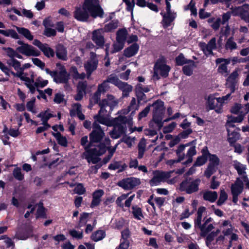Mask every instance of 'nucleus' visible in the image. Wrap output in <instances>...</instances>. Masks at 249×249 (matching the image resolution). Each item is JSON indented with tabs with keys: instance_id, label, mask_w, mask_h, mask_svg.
I'll use <instances>...</instances> for the list:
<instances>
[{
	"instance_id": "nucleus-8",
	"label": "nucleus",
	"mask_w": 249,
	"mask_h": 249,
	"mask_svg": "<svg viewBox=\"0 0 249 249\" xmlns=\"http://www.w3.org/2000/svg\"><path fill=\"white\" fill-rule=\"evenodd\" d=\"M171 70L169 66L166 64L165 60L164 58H159L155 63L154 67V76L157 79L160 78L159 74L163 78H166L168 76L169 72Z\"/></svg>"
},
{
	"instance_id": "nucleus-26",
	"label": "nucleus",
	"mask_w": 249,
	"mask_h": 249,
	"mask_svg": "<svg viewBox=\"0 0 249 249\" xmlns=\"http://www.w3.org/2000/svg\"><path fill=\"white\" fill-rule=\"evenodd\" d=\"M98 66V61L92 60L90 61H88L85 64V69L88 75H90L92 72L95 71Z\"/></svg>"
},
{
	"instance_id": "nucleus-33",
	"label": "nucleus",
	"mask_w": 249,
	"mask_h": 249,
	"mask_svg": "<svg viewBox=\"0 0 249 249\" xmlns=\"http://www.w3.org/2000/svg\"><path fill=\"white\" fill-rule=\"evenodd\" d=\"M206 208L204 207H201L199 208L197 213V217L195 221V226L199 228H200L201 225V220L202 218V213L205 212Z\"/></svg>"
},
{
	"instance_id": "nucleus-11",
	"label": "nucleus",
	"mask_w": 249,
	"mask_h": 249,
	"mask_svg": "<svg viewBox=\"0 0 249 249\" xmlns=\"http://www.w3.org/2000/svg\"><path fill=\"white\" fill-rule=\"evenodd\" d=\"M154 108L153 119L157 124L161 123L164 111L163 102L161 101H157L152 105Z\"/></svg>"
},
{
	"instance_id": "nucleus-48",
	"label": "nucleus",
	"mask_w": 249,
	"mask_h": 249,
	"mask_svg": "<svg viewBox=\"0 0 249 249\" xmlns=\"http://www.w3.org/2000/svg\"><path fill=\"white\" fill-rule=\"evenodd\" d=\"M105 232L103 231H98L92 234L91 238L95 241L102 240L105 237Z\"/></svg>"
},
{
	"instance_id": "nucleus-20",
	"label": "nucleus",
	"mask_w": 249,
	"mask_h": 249,
	"mask_svg": "<svg viewBox=\"0 0 249 249\" xmlns=\"http://www.w3.org/2000/svg\"><path fill=\"white\" fill-rule=\"evenodd\" d=\"M139 45L137 43H134L124 50V55L127 58L135 56L138 52Z\"/></svg>"
},
{
	"instance_id": "nucleus-62",
	"label": "nucleus",
	"mask_w": 249,
	"mask_h": 249,
	"mask_svg": "<svg viewBox=\"0 0 249 249\" xmlns=\"http://www.w3.org/2000/svg\"><path fill=\"white\" fill-rule=\"evenodd\" d=\"M32 61L34 65L40 68L41 70H44L45 64L38 58H33Z\"/></svg>"
},
{
	"instance_id": "nucleus-40",
	"label": "nucleus",
	"mask_w": 249,
	"mask_h": 249,
	"mask_svg": "<svg viewBox=\"0 0 249 249\" xmlns=\"http://www.w3.org/2000/svg\"><path fill=\"white\" fill-rule=\"evenodd\" d=\"M228 133V141L231 143H233L239 138V135L237 131L235 129L231 130L230 132Z\"/></svg>"
},
{
	"instance_id": "nucleus-56",
	"label": "nucleus",
	"mask_w": 249,
	"mask_h": 249,
	"mask_svg": "<svg viewBox=\"0 0 249 249\" xmlns=\"http://www.w3.org/2000/svg\"><path fill=\"white\" fill-rule=\"evenodd\" d=\"M70 234L74 238L81 239L83 238V232L82 231H77L75 230H71L69 231Z\"/></svg>"
},
{
	"instance_id": "nucleus-6",
	"label": "nucleus",
	"mask_w": 249,
	"mask_h": 249,
	"mask_svg": "<svg viewBox=\"0 0 249 249\" xmlns=\"http://www.w3.org/2000/svg\"><path fill=\"white\" fill-rule=\"evenodd\" d=\"M172 172H161L156 171L154 172V176L150 181L151 186H157L161 182H167L168 184H172L177 181V178H174L169 179Z\"/></svg>"
},
{
	"instance_id": "nucleus-57",
	"label": "nucleus",
	"mask_w": 249,
	"mask_h": 249,
	"mask_svg": "<svg viewBox=\"0 0 249 249\" xmlns=\"http://www.w3.org/2000/svg\"><path fill=\"white\" fill-rule=\"evenodd\" d=\"M43 25L45 28L49 27H54V25L52 21V17L51 16L46 18L43 21Z\"/></svg>"
},
{
	"instance_id": "nucleus-35",
	"label": "nucleus",
	"mask_w": 249,
	"mask_h": 249,
	"mask_svg": "<svg viewBox=\"0 0 249 249\" xmlns=\"http://www.w3.org/2000/svg\"><path fill=\"white\" fill-rule=\"evenodd\" d=\"M15 73L13 71H11V73L12 75L18 77L20 79V80L25 81L26 83H30L31 82H34V79L32 78L31 79L29 77L27 76V74H25L24 75H23L24 74L22 72L18 71Z\"/></svg>"
},
{
	"instance_id": "nucleus-54",
	"label": "nucleus",
	"mask_w": 249,
	"mask_h": 249,
	"mask_svg": "<svg viewBox=\"0 0 249 249\" xmlns=\"http://www.w3.org/2000/svg\"><path fill=\"white\" fill-rule=\"evenodd\" d=\"M43 35L48 37L55 36L56 35V31L52 27L46 28L44 30Z\"/></svg>"
},
{
	"instance_id": "nucleus-12",
	"label": "nucleus",
	"mask_w": 249,
	"mask_h": 249,
	"mask_svg": "<svg viewBox=\"0 0 249 249\" xmlns=\"http://www.w3.org/2000/svg\"><path fill=\"white\" fill-rule=\"evenodd\" d=\"M17 51L27 56H38L40 55V52L38 50L27 43L24 46L17 47Z\"/></svg>"
},
{
	"instance_id": "nucleus-3",
	"label": "nucleus",
	"mask_w": 249,
	"mask_h": 249,
	"mask_svg": "<svg viewBox=\"0 0 249 249\" xmlns=\"http://www.w3.org/2000/svg\"><path fill=\"white\" fill-rule=\"evenodd\" d=\"M176 154L178 159L168 160V164L172 165L184 160L183 164L190 163L193 161V157L196 154V147L192 143L180 145L176 150Z\"/></svg>"
},
{
	"instance_id": "nucleus-43",
	"label": "nucleus",
	"mask_w": 249,
	"mask_h": 249,
	"mask_svg": "<svg viewBox=\"0 0 249 249\" xmlns=\"http://www.w3.org/2000/svg\"><path fill=\"white\" fill-rule=\"evenodd\" d=\"M237 46L236 43L233 41V36H231L229 37L226 44H225V48L228 49H230L231 50H233L237 49Z\"/></svg>"
},
{
	"instance_id": "nucleus-13",
	"label": "nucleus",
	"mask_w": 249,
	"mask_h": 249,
	"mask_svg": "<svg viewBox=\"0 0 249 249\" xmlns=\"http://www.w3.org/2000/svg\"><path fill=\"white\" fill-rule=\"evenodd\" d=\"M103 29L95 30L92 33V40L95 43L98 48H103L105 46V39L103 36Z\"/></svg>"
},
{
	"instance_id": "nucleus-61",
	"label": "nucleus",
	"mask_w": 249,
	"mask_h": 249,
	"mask_svg": "<svg viewBox=\"0 0 249 249\" xmlns=\"http://www.w3.org/2000/svg\"><path fill=\"white\" fill-rule=\"evenodd\" d=\"M217 168L210 165L209 164L208 167L206 169L204 175L208 178H210L211 176L215 172Z\"/></svg>"
},
{
	"instance_id": "nucleus-64",
	"label": "nucleus",
	"mask_w": 249,
	"mask_h": 249,
	"mask_svg": "<svg viewBox=\"0 0 249 249\" xmlns=\"http://www.w3.org/2000/svg\"><path fill=\"white\" fill-rule=\"evenodd\" d=\"M74 191L76 194L83 195L85 193L86 189L82 184L79 183L76 186Z\"/></svg>"
},
{
	"instance_id": "nucleus-42",
	"label": "nucleus",
	"mask_w": 249,
	"mask_h": 249,
	"mask_svg": "<svg viewBox=\"0 0 249 249\" xmlns=\"http://www.w3.org/2000/svg\"><path fill=\"white\" fill-rule=\"evenodd\" d=\"M107 84H109V83L114 84L117 87L119 86L120 84L122 82L121 80L119 79V78L116 76H114L113 74L110 75L107 78V80H105Z\"/></svg>"
},
{
	"instance_id": "nucleus-34",
	"label": "nucleus",
	"mask_w": 249,
	"mask_h": 249,
	"mask_svg": "<svg viewBox=\"0 0 249 249\" xmlns=\"http://www.w3.org/2000/svg\"><path fill=\"white\" fill-rule=\"evenodd\" d=\"M127 167L125 163L122 164L120 161H114L111 163L108 167V168L110 170H116L118 169L119 172L124 171L125 168Z\"/></svg>"
},
{
	"instance_id": "nucleus-23",
	"label": "nucleus",
	"mask_w": 249,
	"mask_h": 249,
	"mask_svg": "<svg viewBox=\"0 0 249 249\" xmlns=\"http://www.w3.org/2000/svg\"><path fill=\"white\" fill-rule=\"evenodd\" d=\"M110 144V141L109 138H106L104 140V143H101L100 145H98L99 147H105L106 151L108 150L109 155L108 156V159H110L113 156L114 153L116 151L118 143L116 144L114 147L109 146Z\"/></svg>"
},
{
	"instance_id": "nucleus-51",
	"label": "nucleus",
	"mask_w": 249,
	"mask_h": 249,
	"mask_svg": "<svg viewBox=\"0 0 249 249\" xmlns=\"http://www.w3.org/2000/svg\"><path fill=\"white\" fill-rule=\"evenodd\" d=\"M2 49L6 52L7 56L10 58H15L16 52H17V49L14 50L11 47H3Z\"/></svg>"
},
{
	"instance_id": "nucleus-14",
	"label": "nucleus",
	"mask_w": 249,
	"mask_h": 249,
	"mask_svg": "<svg viewBox=\"0 0 249 249\" xmlns=\"http://www.w3.org/2000/svg\"><path fill=\"white\" fill-rule=\"evenodd\" d=\"M219 224L218 230H220V232L221 231L222 234L225 235L231 234L234 230L231 222L229 220H221L219 221Z\"/></svg>"
},
{
	"instance_id": "nucleus-9",
	"label": "nucleus",
	"mask_w": 249,
	"mask_h": 249,
	"mask_svg": "<svg viewBox=\"0 0 249 249\" xmlns=\"http://www.w3.org/2000/svg\"><path fill=\"white\" fill-rule=\"evenodd\" d=\"M200 182V179L198 178L183 181L180 184L179 189L187 194H191L198 190Z\"/></svg>"
},
{
	"instance_id": "nucleus-36",
	"label": "nucleus",
	"mask_w": 249,
	"mask_h": 249,
	"mask_svg": "<svg viewBox=\"0 0 249 249\" xmlns=\"http://www.w3.org/2000/svg\"><path fill=\"white\" fill-rule=\"evenodd\" d=\"M220 233V230H216L215 231L211 232L210 233L206 235V244L208 247H210L211 243L214 238Z\"/></svg>"
},
{
	"instance_id": "nucleus-59",
	"label": "nucleus",
	"mask_w": 249,
	"mask_h": 249,
	"mask_svg": "<svg viewBox=\"0 0 249 249\" xmlns=\"http://www.w3.org/2000/svg\"><path fill=\"white\" fill-rule=\"evenodd\" d=\"M130 243L127 239L121 240L120 245L116 249H128L129 247Z\"/></svg>"
},
{
	"instance_id": "nucleus-39",
	"label": "nucleus",
	"mask_w": 249,
	"mask_h": 249,
	"mask_svg": "<svg viewBox=\"0 0 249 249\" xmlns=\"http://www.w3.org/2000/svg\"><path fill=\"white\" fill-rule=\"evenodd\" d=\"M53 116L50 113H49L48 110L40 112L37 117L41 118L42 121V124H48L47 123L48 120Z\"/></svg>"
},
{
	"instance_id": "nucleus-41",
	"label": "nucleus",
	"mask_w": 249,
	"mask_h": 249,
	"mask_svg": "<svg viewBox=\"0 0 249 249\" xmlns=\"http://www.w3.org/2000/svg\"><path fill=\"white\" fill-rule=\"evenodd\" d=\"M45 56L49 58L50 57H53L54 56V51L51 47H49L47 44H45V46L41 51Z\"/></svg>"
},
{
	"instance_id": "nucleus-2",
	"label": "nucleus",
	"mask_w": 249,
	"mask_h": 249,
	"mask_svg": "<svg viewBox=\"0 0 249 249\" xmlns=\"http://www.w3.org/2000/svg\"><path fill=\"white\" fill-rule=\"evenodd\" d=\"M97 121L99 123L106 125L113 126L114 129L109 133L113 139L118 138L123 133L125 132L126 118L125 117L120 116L114 119H110L108 116L98 117Z\"/></svg>"
},
{
	"instance_id": "nucleus-21",
	"label": "nucleus",
	"mask_w": 249,
	"mask_h": 249,
	"mask_svg": "<svg viewBox=\"0 0 249 249\" xmlns=\"http://www.w3.org/2000/svg\"><path fill=\"white\" fill-rule=\"evenodd\" d=\"M104 136L105 133L102 129H98V131L93 130L89 135L90 144L100 142Z\"/></svg>"
},
{
	"instance_id": "nucleus-60",
	"label": "nucleus",
	"mask_w": 249,
	"mask_h": 249,
	"mask_svg": "<svg viewBox=\"0 0 249 249\" xmlns=\"http://www.w3.org/2000/svg\"><path fill=\"white\" fill-rule=\"evenodd\" d=\"M202 50L203 51L204 53L206 55H208L209 54L213 55V50L212 48L209 46H206V44L205 43H203V44L201 46Z\"/></svg>"
},
{
	"instance_id": "nucleus-19",
	"label": "nucleus",
	"mask_w": 249,
	"mask_h": 249,
	"mask_svg": "<svg viewBox=\"0 0 249 249\" xmlns=\"http://www.w3.org/2000/svg\"><path fill=\"white\" fill-rule=\"evenodd\" d=\"M55 49L56 55L57 58L63 61H67L68 57L66 47L62 44L58 43L56 46Z\"/></svg>"
},
{
	"instance_id": "nucleus-29",
	"label": "nucleus",
	"mask_w": 249,
	"mask_h": 249,
	"mask_svg": "<svg viewBox=\"0 0 249 249\" xmlns=\"http://www.w3.org/2000/svg\"><path fill=\"white\" fill-rule=\"evenodd\" d=\"M176 65L178 66H182L184 65L190 63H194V61L191 59H187L182 53H179L175 58Z\"/></svg>"
},
{
	"instance_id": "nucleus-24",
	"label": "nucleus",
	"mask_w": 249,
	"mask_h": 249,
	"mask_svg": "<svg viewBox=\"0 0 249 249\" xmlns=\"http://www.w3.org/2000/svg\"><path fill=\"white\" fill-rule=\"evenodd\" d=\"M233 165L235 169L237 171L239 175L243 178V180L246 182L247 177L246 176L245 170L246 166L240 163L236 160L233 161Z\"/></svg>"
},
{
	"instance_id": "nucleus-16",
	"label": "nucleus",
	"mask_w": 249,
	"mask_h": 249,
	"mask_svg": "<svg viewBox=\"0 0 249 249\" xmlns=\"http://www.w3.org/2000/svg\"><path fill=\"white\" fill-rule=\"evenodd\" d=\"M48 83L47 80H40L38 77L34 82H31L29 83H26L27 87L29 88L31 93H34L36 90V89L43 88L45 87Z\"/></svg>"
},
{
	"instance_id": "nucleus-22",
	"label": "nucleus",
	"mask_w": 249,
	"mask_h": 249,
	"mask_svg": "<svg viewBox=\"0 0 249 249\" xmlns=\"http://www.w3.org/2000/svg\"><path fill=\"white\" fill-rule=\"evenodd\" d=\"M163 17V26L164 28H167L170 26L171 23L176 18L175 13L163 14L160 13Z\"/></svg>"
},
{
	"instance_id": "nucleus-4",
	"label": "nucleus",
	"mask_w": 249,
	"mask_h": 249,
	"mask_svg": "<svg viewBox=\"0 0 249 249\" xmlns=\"http://www.w3.org/2000/svg\"><path fill=\"white\" fill-rule=\"evenodd\" d=\"M88 142V138L87 136L83 137L81 139V144L84 146L85 149V152L83 154V157L86 159L89 163L91 162L95 164L100 160L98 156L104 154L106 152V148L105 147H99L97 146L93 149H89V148L91 144L89 146H87L86 144Z\"/></svg>"
},
{
	"instance_id": "nucleus-30",
	"label": "nucleus",
	"mask_w": 249,
	"mask_h": 249,
	"mask_svg": "<svg viewBox=\"0 0 249 249\" xmlns=\"http://www.w3.org/2000/svg\"><path fill=\"white\" fill-rule=\"evenodd\" d=\"M217 194L215 191H207L203 193V197L205 200L214 202L217 198Z\"/></svg>"
},
{
	"instance_id": "nucleus-31",
	"label": "nucleus",
	"mask_w": 249,
	"mask_h": 249,
	"mask_svg": "<svg viewBox=\"0 0 249 249\" xmlns=\"http://www.w3.org/2000/svg\"><path fill=\"white\" fill-rule=\"evenodd\" d=\"M119 23V22L118 19L112 20L105 25L104 28L103 29V31L106 33L111 32L118 27Z\"/></svg>"
},
{
	"instance_id": "nucleus-45",
	"label": "nucleus",
	"mask_w": 249,
	"mask_h": 249,
	"mask_svg": "<svg viewBox=\"0 0 249 249\" xmlns=\"http://www.w3.org/2000/svg\"><path fill=\"white\" fill-rule=\"evenodd\" d=\"M87 87V82L86 81H79L77 85V93H86V89Z\"/></svg>"
},
{
	"instance_id": "nucleus-18",
	"label": "nucleus",
	"mask_w": 249,
	"mask_h": 249,
	"mask_svg": "<svg viewBox=\"0 0 249 249\" xmlns=\"http://www.w3.org/2000/svg\"><path fill=\"white\" fill-rule=\"evenodd\" d=\"M213 219L211 217L204 219V223L199 228L201 231L200 235L202 237H205L207 233L213 229L214 226L211 223Z\"/></svg>"
},
{
	"instance_id": "nucleus-1",
	"label": "nucleus",
	"mask_w": 249,
	"mask_h": 249,
	"mask_svg": "<svg viewBox=\"0 0 249 249\" xmlns=\"http://www.w3.org/2000/svg\"><path fill=\"white\" fill-rule=\"evenodd\" d=\"M104 15L99 0H84L82 7H76L73 12L74 18L81 22L88 21L89 16L93 18H103Z\"/></svg>"
},
{
	"instance_id": "nucleus-38",
	"label": "nucleus",
	"mask_w": 249,
	"mask_h": 249,
	"mask_svg": "<svg viewBox=\"0 0 249 249\" xmlns=\"http://www.w3.org/2000/svg\"><path fill=\"white\" fill-rule=\"evenodd\" d=\"M121 89L123 93H129L132 90V86L128 84L127 83L121 82L118 87Z\"/></svg>"
},
{
	"instance_id": "nucleus-15",
	"label": "nucleus",
	"mask_w": 249,
	"mask_h": 249,
	"mask_svg": "<svg viewBox=\"0 0 249 249\" xmlns=\"http://www.w3.org/2000/svg\"><path fill=\"white\" fill-rule=\"evenodd\" d=\"M140 184L139 178H128L119 182V185L126 190H130Z\"/></svg>"
},
{
	"instance_id": "nucleus-52",
	"label": "nucleus",
	"mask_w": 249,
	"mask_h": 249,
	"mask_svg": "<svg viewBox=\"0 0 249 249\" xmlns=\"http://www.w3.org/2000/svg\"><path fill=\"white\" fill-rule=\"evenodd\" d=\"M125 43L116 41V43L113 44V50L111 51V53H114L121 51L124 47Z\"/></svg>"
},
{
	"instance_id": "nucleus-32",
	"label": "nucleus",
	"mask_w": 249,
	"mask_h": 249,
	"mask_svg": "<svg viewBox=\"0 0 249 249\" xmlns=\"http://www.w3.org/2000/svg\"><path fill=\"white\" fill-rule=\"evenodd\" d=\"M17 30L19 34L23 35L26 38L29 40H33L34 36L32 35L31 32L24 27H17Z\"/></svg>"
},
{
	"instance_id": "nucleus-25",
	"label": "nucleus",
	"mask_w": 249,
	"mask_h": 249,
	"mask_svg": "<svg viewBox=\"0 0 249 249\" xmlns=\"http://www.w3.org/2000/svg\"><path fill=\"white\" fill-rule=\"evenodd\" d=\"M128 34L127 30L125 28L119 29L116 32V41L125 43Z\"/></svg>"
},
{
	"instance_id": "nucleus-10",
	"label": "nucleus",
	"mask_w": 249,
	"mask_h": 249,
	"mask_svg": "<svg viewBox=\"0 0 249 249\" xmlns=\"http://www.w3.org/2000/svg\"><path fill=\"white\" fill-rule=\"evenodd\" d=\"M117 104H118V102L112 98V96H110V99L109 101H107L106 100H104V101H103L102 103H100V105L101 106V110L99 112V116L95 117V118L96 119V121L93 124V130L98 131V129H101L100 126L97 123V122L99 123L97 121L98 117H99V116L103 117V116H102L101 113H102V112L103 111V110L104 109V108H105L107 106H108V107H109L110 110L112 111L113 109V108L115 106H116Z\"/></svg>"
},
{
	"instance_id": "nucleus-27",
	"label": "nucleus",
	"mask_w": 249,
	"mask_h": 249,
	"mask_svg": "<svg viewBox=\"0 0 249 249\" xmlns=\"http://www.w3.org/2000/svg\"><path fill=\"white\" fill-rule=\"evenodd\" d=\"M104 191L102 190H98L93 194V199L91 204V207H94L99 204L101 201V197L104 195Z\"/></svg>"
},
{
	"instance_id": "nucleus-55",
	"label": "nucleus",
	"mask_w": 249,
	"mask_h": 249,
	"mask_svg": "<svg viewBox=\"0 0 249 249\" xmlns=\"http://www.w3.org/2000/svg\"><path fill=\"white\" fill-rule=\"evenodd\" d=\"M207 159V156H205L204 155L198 157L195 163V166H200L203 165L206 162Z\"/></svg>"
},
{
	"instance_id": "nucleus-58",
	"label": "nucleus",
	"mask_w": 249,
	"mask_h": 249,
	"mask_svg": "<svg viewBox=\"0 0 249 249\" xmlns=\"http://www.w3.org/2000/svg\"><path fill=\"white\" fill-rule=\"evenodd\" d=\"M13 174L14 177L18 180H22L24 178V175L21 173L20 168H15L13 171Z\"/></svg>"
},
{
	"instance_id": "nucleus-49",
	"label": "nucleus",
	"mask_w": 249,
	"mask_h": 249,
	"mask_svg": "<svg viewBox=\"0 0 249 249\" xmlns=\"http://www.w3.org/2000/svg\"><path fill=\"white\" fill-rule=\"evenodd\" d=\"M228 198L227 194L224 190H221L220 194L218 200L217 202V204L218 206H221L225 203Z\"/></svg>"
},
{
	"instance_id": "nucleus-63",
	"label": "nucleus",
	"mask_w": 249,
	"mask_h": 249,
	"mask_svg": "<svg viewBox=\"0 0 249 249\" xmlns=\"http://www.w3.org/2000/svg\"><path fill=\"white\" fill-rule=\"evenodd\" d=\"M239 16L240 17L241 19L244 20L246 22L249 23V13L246 12L244 10L240 11L239 12Z\"/></svg>"
},
{
	"instance_id": "nucleus-7",
	"label": "nucleus",
	"mask_w": 249,
	"mask_h": 249,
	"mask_svg": "<svg viewBox=\"0 0 249 249\" xmlns=\"http://www.w3.org/2000/svg\"><path fill=\"white\" fill-rule=\"evenodd\" d=\"M46 72L49 74L53 78L54 81L56 83H63L68 84L70 79V74L68 73L64 66L60 68L59 71H51L49 68L45 69Z\"/></svg>"
},
{
	"instance_id": "nucleus-28",
	"label": "nucleus",
	"mask_w": 249,
	"mask_h": 249,
	"mask_svg": "<svg viewBox=\"0 0 249 249\" xmlns=\"http://www.w3.org/2000/svg\"><path fill=\"white\" fill-rule=\"evenodd\" d=\"M243 183L239 178H237L236 182L232 185L231 190L232 194H240L243 190Z\"/></svg>"
},
{
	"instance_id": "nucleus-46",
	"label": "nucleus",
	"mask_w": 249,
	"mask_h": 249,
	"mask_svg": "<svg viewBox=\"0 0 249 249\" xmlns=\"http://www.w3.org/2000/svg\"><path fill=\"white\" fill-rule=\"evenodd\" d=\"M109 88V84L105 80L102 83L98 85L97 90L94 93H104Z\"/></svg>"
},
{
	"instance_id": "nucleus-47",
	"label": "nucleus",
	"mask_w": 249,
	"mask_h": 249,
	"mask_svg": "<svg viewBox=\"0 0 249 249\" xmlns=\"http://www.w3.org/2000/svg\"><path fill=\"white\" fill-rule=\"evenodd\" d=\"M209 165L217 168L219 164V159L218 157L215 155L211 154L209 155Z\"/></svg>"
},
{
	"instance_id": "nucleus-53",
	"label": "nucleus",
	"mask_w": 249,
	"mask_h": 249,
	"mask_svg": "<svg viewBox=\"0 0 249 249\" xmlns=\"http://www.w3.org/2000/svg\"><path fill=\"white\" fill-rule=\"evenodd\" d=\"M244 118V116L241 114L238 117H232L231 116H228V125L229 126L231 122L232 123H240L241 122Z\"/></svg>"
},
{
	"instance_id": "nucleus-5",
	"label": "nucleus",
	"mask_w": 249,
	"mask_h": 249,
	"mask_svg": "<svg viewBox=\"0 0 249 249\" xmlns=\"http://www.w3.org/2000/svg\"><path fill=\"white\" fill-rule=\"evenodd\" d=\"M230 99V94L220 97H216L213 95L211 94L207 99L206 107L209 109H214L218 113L223 111V105L227 102Z\"/></svg>"
},
{
	"instance_id": "nucleus-50",
	"label": "nucleus",
	"mask_w": 249,
	"mask_h": 249,
	"mask_svg": "<svg viewBox=\"0 0 249 249\" xmlns=\"http://www.w3.org/2000/svg\"><path fill=\"white\" fill-rule=\"evenodd\" d=\"M150 89L148 87H145L142 84H138L135 89V93H144L149 91Z\"/></svg>"
},
{
	"instance_id": "nucleus-44",
	"label": "nucleus",
	"mask_w": 249,
	"mask_h": 249,
	"mask_svg": "<svg viewBox=\"0 0 249 249\" xmlns=\"http://www.w3.org/2000/svg\"><path fill=\"white\" fill-rule=\"evenodd\" d=\"M132 210V213L136 219L141 220L143 218V215L140 208L137 206L133 207Z\"/></svg>"
},
{
	"instance_id": "nucleus-37",
	"label": "nucleus",
	"mask_w": 249,
	"mask_h": 249,
	"mask_svg": "<svg viewBox=\"0 0 249 249\" xmlns=\"http://www.w3.org/2000/svg\"><path fill=\"white\" fill-rule=\"evenodd\" d=\"M53 135L56 138L59 144L63 146H66L67 145V140L65 137L61 136V135L58 132L53 133Z\"/></svg>"
},
{
	"instance_id": "nucleus-17",
	"label": "nucleus",
	"mask_w": 249,
	"mask_h": 249,
	"mask_svg": "<svg viewBox=\"0 0 249 249\" xmlns=\"http://www.w3.org/2000/svg\"><path fill=\"white\" fill-rule=\"evenodd\" d=\"M238 75L239 74L237 71L234 70L230 74L226 80V85L231 89V93L234 92L235 91V86L237 83L236 79Z\"/></svg>"
}]
</instances>
